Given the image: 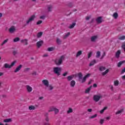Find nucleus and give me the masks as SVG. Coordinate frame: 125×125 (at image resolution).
<instances>
[{
    "label": "nucleus",
    "instance_id": "obj_35",
    "mask_svg": "<svg viewBox=\"0 0 125 125\" xmlns=\"http://www.w3.org/2000/svg\"><path fill=\"white\" fill-rule=\"evenodd\" d=\"M105 69L106 68H105V67L104 66H101L99 68L100 71H105Z\"/></svg>",
    "mask_w": 125,
    "mask_h": 125
},
{
    "label": "nucleus",
    "instance_id": "obj_28",
    "mask_svg": "<svg viewBox=\"0 0 125 125\" xmlns=\"http://www.w3.org/2000/svg\"><path fill=\"white\" fill-rule=\"evenodd\" d=\"M20 41V39L18 37L15 38L13 40L14 42H19Z\"/></svg>",
    "mask_w": 125,
    "mask_h": 125
},
{
    "label": "nucleus",
    "instance_id": "obj_24",
    "mask_svg": "<svg viewBox=\"0 0 125 125\" xmlns=\"http://www.w3.org/2000/svg\"><path fill=\"white\" fill-rule=\"evenodd\" d=\"M101 55V52H100V51H97L96 53V58H99Z\"/></svg>",
    "mask_w": 125,
    "mask_h": 125
},
{
    "label": "nucleus",
    "instance_id": "obj_9",
    "mask_svg": "<svg viewBox=\"0 0 125 125\" xmlns=\"http://www.w3.org/2000/svg\"><path fill=\"white\" fill-rule=\"evenodd\" d=\"M21 68H22V64H20L19 66L17 67V68L14 70V72L17 73V72H19V71H20V70H21Z\"/></svg>",
    "mask_w": 125,
    "mask_h": 125
},
{
    "label": "nucleus",
    "instance_id": "obj_17",
    "mask_svg": "<svg viewBox=\"0 0 125 125\" xmlns=\"http://www.w3.org/2000/svg\"><path fill=\"white\" fill-rule=\"evenodd\" d=\"M28 109L30 110V111H32V110H36V106L34 105H30Z\"/></svg>",
    "mask_w": 125,
    "mask_h": 125
},
{
    "label": "nucleus",
    "instance_id": "obj_47",
    "mask_svg": "<svg viewBox=\"0 0 125 125\" xmlns=\"http://www.w3.org/2000/svg\"><path fill=\"white\" fill-rule=\"evenodd\" d=\"M57 43H58V44H60V43H61V40L59 39H57Z\"/></svg>",
    "mask_w": 125,
    "mask_h": 125
},
{
    "label": "nucleus",
    "instance_id": "obj_3",
    "mask_svg": "<svg viewBox=\"0 0 125 125\" xmlns=\"http://www.w3.org/2000/svg\"><path fill=\"white\" fill-rule=\"evenodd\" d=\"M102 96L101 95H95L93 97V100L95 102H98L100 100V98H101Z\"/></svg>",
    "mask_w": 125,
    "mask_h": 125
},
{
    "label": "nucleus",
    "instance_id": "obj_31",
    "mask_svg": "<svg viewBox=\"0 0 125 125\" xmlns=\"http://www.w3.org/2000/svg\"><path fill=\"white\" fill-rule=\"evenodd\" d=\"M42 32H40L38 33L37 38H40L42 37Z\"/></svg>",
    "mask_w": 125,
    "mask_h": 125
},
{
    "label": "nucleus",
    "instance_id": "obj_11",
    "mask_svg": "<svg viewBox=\"0 0 125 125\" xmlns=\"http://www.w3.org/2000/svg\"><path fill=\"white\" fill-rule=\"evenodd\" d=\"M16 28L14 26H11L9 29V31L12 33H14L15 32Z\"/></svg>",
    "mask_w": 125,
    "mask_h": 125
},
{
    "label": "nucleus",
    "instance_id": "obj_44",
    "mask_svg": "<svg viewBox=\"0 0 125 125\" xmlns=\"http://www.w3.org/2000/svg\"><path fill=\"white\" fill-rule=\"evenodd\" d=\"M73 112V109L71 108H69L68 110L67 111V113L70 114V113H72Z\"/></svg>",
    "mask_w": 125,
    "mask_h": 125
},
{
    "label": "nucleus",
    "instance_id": "obj_62",
    "mask_svg": "<svg viewBox=\"0 0 125 125\" xmlns=\"http://www.w3.org/2000/svg\"><path fill=\"white\" fill-rule=\"evenodd\" d=\"M2 84V82L0 81V88L2 87V86H1Z\"/></svg>",
    "mask_w": 125,
    "mask_h": 125
},
{
    "label": "nucleus",
    "instance_id": "obj_13",
    "mask_svg": "<svg viewBox=\"0 0 125 125\" xmlns=\"http://www.w3.org/2000/svg\"><path fill=\"white\" fill-rule=\"evenodd\" d=\"M82 54H83V51H79L78 52H77V53H76V57L78 58L79 56H81V55H82Z\"/></svg>",
    "mask_w": 125,
    "mask_h": 125
},
{
    "label": "nucleus",
    "instance_id": "obj_26",
    "mask_svg": "<svg viewBox=\"0 0 125 125\" xmlns=\"http://www.w3.org/2000/svg\"><path fill=\"white\" fill-rule=\"evenodd\" d=\"M108 107H104L103 109H102L100 111V114H103L104 113V111L106 110V109H107Z\"/></svg>",
    "mask_w": 125,
    "mask_h": 125
},
{
    "label": "nucleus",
    "instance_id": "obj_54",
    "mask_svg": "<svg viewBox=\"0 0 125 125\" xmlns=\"http://www.w3.org/2000/svg\"><path fill=\"white\" fill-rule=\"evenodd\" d=\"M67 74H68L67 72H65L64 73H63V74H62V76H63V77H66V76H67Z\"/></svg>",
    "mask_w": 125,
    "mask_h": 125
},
{
    "label": "nucleus",
    "instance_id": "obj_63",
    "mask_svg": "<svg viewBox=\"0 0 125 125\" xmlns=\"http://www.w3.org/2000/svg\"><path fill=\"white\" fill-rule=\"evenodd\" d=\"M110 118H111V117H110L109 116V117H107L106 118V119L107 120H109Z\"/></svg>",
    "mask_w": 125,
    "mask_h": 125
},
{
    "label": "nucleus",
    "instance_id": "obj_27",
    "mask_svg": "<svg viewBox=\"0 0 125 125\" xmlns=\"http://www.w3.org/2000/svg\"><path fill=\"white\" fill-rule=\"evenodd\" d=\"M73 78H74V76L73 75L67 77V80L68 81H72V80H73Z\"/></svg>",
    "mask_w": 125,
    "mask_h": 125
},
{
    "label": "nucleus",
    "instance_id": "obj_40",
    "mask_svg": "<svg viewBox=\"0 0 125 125\" xmlns=\"http://www.w3.org/2000/svg\"><path fill=\"white\" fill-rule=\"evenodd\" d=\"M54 111L55 112V114H58L59 113V110L55 107Z\"/></svg>",
    "mask_w": 125,
    "mask_h": 125
},
{
    "label": "nucleus",
    "instance_id": "obj_32",
    "mask_svg": "<svg viewBox=\"0 0 125 125\" xmlns=\"http://www.w3.org/2000/svg\"><path fill=\"white\" fill-rule=\"evenodd\" d=\"M123 63H125V61L120 62L118 63V67H121V66H122V64Z\"/></svg>",
    "mask_w": 125,
    "mask_h": 125
},
{
    "label": "nucleus",
    "instance_id": "obj_12",
    "mask_svg": "<svg viewBox=\"0 0 125 125\" xmlns=\"http://www.w3.org/2000/svg\"><path fill=\"white\" fill-rule=\"evenodd\" d=\"M21 42L22 43H24L25 45H27L28 44V40L27 39H23L21 41Z\"/></svg>",
    "mask_w": 125,
    "mask_h": 125
},
{
    "label": "nucleus",
    "instance_id": "obj_20",
    "mask_svg": "<svg viewBox=\"0 0 125 125\" xmlns=\"http://www.w3.org/2000/svg\"><path fill=\"white\" fill-rule=\"evenodd\" d=\"M96 61L95 60H93V61H92L91 62L89 66H93V65H94V64H96Z\"/></svg>",
    "mask_w": 125,
    "mask_h": 125
},
{
    "label": "nucleus",
    "instance_id": "obj_22",
    "mask_svg": "<svg viewBox=\"0 0 125 125\" xmlns=\"http://www.w3.org/2000/svg\"><path fill=\"white\" fill-rule=\"evenodd\" d=\"M92 87V86H90L89 87L87 88L85 91V93H89Z\"/></svg>",
    "mask_w": 125,
    "mask_h": 125
},
{
    "label": "nucleus",
    "instance_id": "obj_48",
    "mask_svg": "<svg viewBox=\"0 0 125 125\" xmlns=\"http://www.w3.org/2000/svg\"><path fill=\"white\" fill-rule=\"evenodd\" d=\"M96 117H97V114H95L91 116L90 119H94V118H96Z\"/></svg>",
    "mask_w": 125,
    "mask_h": 125
},
{
    "label": "nucleus",
    "instance_id": "obj_37",
    "mask_svg": "<svg viewBox=\"0 0 125 125\" xmlns=\"http://www.w3.org/2000/svg\"><path fill=\"white\" fill-rule=\"evenodd\" d=\"M48 51H53L54 50V47H49L47 48Z\"/></svg>",
    "mask_w": 125,
    "mask_h": 125
},
{
    "label": "nucleus",
    "instance_id": "obj_5",
    "mask_svg": "<svg viewBox=\"0 0 125 125\" xmlns=\"http://www.w3.org/2000/svg\"><path fill=\"white\" fill-rule=\"evenodd\" d=\"M25 87L27 92L30 93L33 91V87H32L31 86L29 85H26Z\"/></svg>",
    "mask_w": 125,
    "mask_h": 125
},
{
    "label": "nucleus",
    "instance_id": "obj_41",
    "mask_svg": "<svg viewBox=\"0 0 125 125\" xmlns=\"http://www.w3.org/2000/svg\"><path fill=\"white\" fill-rule=\"evenodd\" d=\"M78 77L80 80L82 79V78H83V74L81 73H79L78 74Z\"/></svg>",
    "mask_w": 125,
    "mask_h": 125
},
{
    "label": "nucleus",
    "instance_id": "obj_4",
    "mask_svg": "<svg viewBox=\"0 0 125 125\" xmlns=\"http://www.w3.org/2000/svg\"><path fill=\"white\" fill-rule=\"evenodd\" d=\"M35 18L36 16H35V15L31 16V17H30L29 19L26 21V24H29V23H31L32 21H34Z\"/></svg>",
    "mask_w": 125,
    "mask_h": 125
},
{
    "label": "nucleus",
    "instance_id": "obj_2",
    "mask_svg": "<svg viewBox=\"0 0 125 125\" xmlns=\"http://www.w3.org/2000/svg\"><path fill=\"white\" fill-rule=\"evenodd\" d=\"M54 73L58 76H60V72H61V68L56 67L53 68Z\"/></svg>",
    "mask_w": 125,
    "mask_h": 125
},
{
    "label": "nucleus",
    "instance_id": "obj_42",
    "mask_svg": "<svg viewBox=\"0 0 125 125\" xmlns=\"http://www.w3.org/2000/svg\"><path fill=\"white\" fill-rule=\"evenodd\" d=\"M119 40H121V41H124V40H125V36H123L119 38Z\"/></svg>",
    "mask_w": 125,
    "mask_h": 125
},
{
    "label": "nucleus",
    "instance_id": "obj_14",
    "mask_svg": "<svg viewBox=\"0 0 125 125\" xmlns=\"http://www.w3.org/2000/svg\"><path fill=\"white\" fill-rule=\"evenodd\" d=\"M75 85H76V82L74 80L71 81L70 82V86L71 87H74Z\"/></svg>",
    "mask_w": 125,
    "mask_h": 125
},
{
    "label": "nucleus",
    "instance_id": "obj_51",
    "mask_svg": "<svg viewBox=\"0 0 125 125\" xmlns=\"http://www.w3.org/2000/svg\"><path fill=\"white\" fill-rule=\"evenodd\" d=\"M87 112H89V113H91V112H92V109H91V108L88 109Z\"/></svg>",
    "mask_w": 125,
    "mask_h": 125
},
{
    "label": "nucleus",
    "instance_id": "obj_45",
    "mask_svg": "<svg viewBox=\"0 0 125 125\" xmlns=\"http://www.w3.org/2000/svg\"><path fill=\"white\" fill-rule=\"evenodd\" d=\"M70 36V32H68L64 37V39H66V38H68Z\"/></svg>",
    "mask_w": 125,
    "mask_h": 125
},
{
    "label": "nucleus",
    "instance_id": "obj_49",
    "mask_svg": "<svg viewBox=\"0 0 125 125\" xmlns=\"http://www.w3.org/2000/svg\"><path fill=\"white\" fill-rule=\"evenodd\" d=\"M42 21H39L37 22V25H40V24H42Z\"/></svg>",
    "mask_w": 125,
    "mask_h": 125
},
{
    "label": "nucleus",
    "instance_id": "obj_16",
    "mask_svg": "<svg viewBox=\"0 0 125 125\" xmlns=\"http://www.w3.org/2000/svg\"><path fill=\"white\" fill-rule=\"evenodd\" d=\"M11 122H12V119H11V118L4 119L3 120L4 123H11Z\"/></svg>",
    "mask_w": 125,
    "mask_h": 125
},
{
    "label": "nucleus",
    "instance_id": "obj_46",
    "mask_svg": "<svg viewBox=\"0 0 125 125\" xmlns=\"http://www.w3.org/2000/svg\"><path fill=\"white\" fill-rule=\"evenodd\" d=\"M92 55V52H90L88 54V58L89 59L91 57V55Z\"/></svg>",
    "mask_w": 125,
    "mask_h": 125
},
{
    "label": "nucleus",
    "instance_id": "obj_53",
    "mask_svg": "<svg viewBox=\"0 0 125 125\" xmlns=\"http://www.w3.org/2000/svg\"><path fill=\"white\" fill-rule=\"evenodd\" d=\"M45 18V16H42L40 17V19H44Z\"/></svg>",
    "mask_w": 125,
    "mask_h": 125
},
{
    "label": "nucleus",
    "instance_id": "obj_21",
    "mask_svg": "<svg viewBox=\"0 0 125 125\" xmlns=\"http://www.w3.org/2000/svg\"><path fill=\"white\" fill-rule=\"evenodd\" d=\"M55 109V107L54 106H51L49 107V109L48 110V112H49V113H50V112H53Z\"/></svg>",
    "mask_w": 125,
    "mask_h": 125
},
{
    "label": "nucleus",
    "instance_id": "obj_58",
    "mask_svg": "<svg viewBox=\"0 0 125 125\" xmlns=\"http://www.w3.org/2000/svg\"><path fill=\"white\" fill-rule=\"evenodd\" d=\"M85 19L86 20H89V19H90V17H86Z\"/></svg>",
    "mask_w": 125,
    "mask_h": 125
},
{
    "label": "nucleus",
    "instance_id": "obj_38",
    "mask_svg": "<svg viewBox=\"0 0 125 125\" xmlns=\"http://www.w3.org/2000/svg\"><path fill=\"white\" fill-rule=\"evenodd\" d=\"M104 121L105 120L103 119H100V122H99L100 125H103V124H104Z\"/></svg>",
    "mask_w": 125,
    "mask_h": 125
},
{
    "label": "nucleus",
    "instance_id": "obj_43",
    "mask_svg": "<svg viewBox=\"0 0 125 125\" xmlns=\"http://www.w3.org/2000/svg\"><path fill=\"white\" fill-rule=\"evenodd\" d=\"M51 9H52V6L49 5L48 6V11H51Z\"/></svg>",
    "mask_w": 125,
    "mask_h": 125
},
{
    "label": "nucleus",
    "instance_id": "obj_59",
    "mask_svg": "<svg viewBox=\"0 0 125 125\" xmlns=\"http://www.w3.org/2000/svg\"><path fill=\"white\" fill-rule=\"evenodd\" d=\"M93 87H97V84L96 83H94L93 85Z\"/></svg>",
    "mask_w": 125,
    "mask_h": 125
},
{
    "label": "nucleus",
    "instance_id": "obj_52",
    "mask_svg": "<svg viewBox=\"0 0 125 125\" xmlns=\"http://www.w3.org/2000/svg\"><path fill=\"white\" fill-rule=\"evenodd\" d=\"M13 55H16V54H17V51H14L13 52Z\"/></svg>",
    "mask_w": 125,
    "mask_h": 125
},
{
    "label": "nucleus",
    "instance_id": "obj_60",
    "mask_svg": "<svg viewBox=\"0 0 125 125\" xmlns=\"http://www.w3.org/2000/svg\"><path fill=\"white\" fill-rule=\"evenodd\" d=\"M47 56H48V55H47V54H45L43 56V57H47Z\"/></svg>",
    "mask_w": 125,
    "mask_h": 125
},
{
    "label": "nucleus",
    "instance_id": "obj_23",
    "mask_svg": "<svg viewBox=\"0 0 125 125\" xmlns=\"http://www.w3.org/2000/svg\"><path fill=\"white\" fill-rule=\"evenodd\" d=\"M112 16L114 18V19H117L119 17V15H118V13H114L113 14Z\"/></svg>",
    "mask_w": 125,
    "mask_h": 125
},
{
    "label": "nucleus",
    "instance_id": "obj_6",
    "mask_svg": "<svg viewBox=\"0 0 125 125\" xmlns=\"http://www.w3.org/2000/svg\"><path fill=\"white\" fill-rule=\"evenodd\" d=\"M42 83H43V84H44V85H45V86H48V85H49V82H48V81L47 80H44L42 81Z\"/></svg>",
    "mask_w": 125,
    "mask_h": 125
},
{
    "label": "nucleus",
    "instance_id": "obj_57",
    "mask_svg": "<svg viewBox=\"0 0 125 125\" xmlns=\"http://www.w3.org/2000/svg\"><path fill=\"white\" fill-rule=\"evenodd\" d=\"M122 48H123V49H124V51L125 52V44H123L122 45Z\"/></svg>",
    "mask_w": 125,
    "mask_h": 125
},
{
    "label": "nucleus",
    "instance_id": "obj_30",
    "mask_svg": "<svg viewBox=\"0 0 125 125\" xmlns=\"http://www.w3.org/2000/svg\"><path fill=\"white\" fill-rule=\"evenodd\" d=\"M76 26V23L75 22H73L72 24L70 25V26L69 27V29H73L74 27Z\"/></svg>",
    "mask_w": 125,
    "mask_h": 125
},
{
    "label": "nucleus",
    "instance_id": "obj_1",
    "mask_svg": "<svg viewBox=\"0 0 125 125\" xmlns=\"http://www.w3.org/2000/svg\"><path fill=\"white\" fill-rule=\"evenodd\" d=\"M65 59V57L64 56H62L59 59H56L55 60V63L56 65L57 66H60L62 64V62H63V60Z\"/></svg>",
    "mask_w": 125,
    "mask_h": 125
},
{
    "label": "nucleus",
    "instance_id": "obj_8",
    "mask_svg": "<svg viewBox=\"0 0 125 125\" xmlns=\"http://www.w3.org/2000/svg\"><path fill=\"white\" fill-rule=\"evenodd\" d=\"M43 43V41H42L38 42H37V47L38 48H40V47H41V46H42V45Z\"/></svg>",
    "mask_w": 125,
    "mask_h": 125
},
{
    "label": "nucleus",
    "instance_id": "obj_56",
    "mask_svg": "<svg viewBox=\"0 0 125 125\" xmlns=\"http://www.w3.org/2000/svg\"><path fill=\"white\" fill-rule=\"evenodd\" d=\"M45 121L46 122H49V118H48V117H46L45 118Z\"/></svg>",
    "mask_w": 125,
    "mask_h": 125
},
{
    "label": "nucleus",
    "instance_id": "obj_15",
    "mask_svg": "<svg viewBox=\"0 0 125 125\" xmlns=\"http://www.w3.org/2000/svg\"><path fill=\"white\" fill-rule=\"evenodd\" d=\"M120 54H121V51L119 50L117 51V52L116 53V54H115V56L116 58H119V57H120Z\"/></svg>",
    "mask_w": 125,
    "mask_h": 125
},
{
    "label": "nucleus",
    "instance_id": "obj_64",
    "mask_svg": "<svg viewBox=\"0 0 125 125\" xmlns=\"http://www.w3.org/2000/svg\"><path fill=\"white\" fill-rule=\"evenodd\" d=\"M122 80H125V75L122 76Z\"/></svg>",
    "mask_w": 125,
    "mask_h": 125
},
{
    "label": "nucleus",
    "instance_id": "obj_50",
    "mask_svg": "<svg viewBox=\"0 0 125 125\" xmlns=\"http://www.w3.org/2000/svg\"><path fill=\"white\" fill-rule=\"evenodd\" d=\"M106 55V54L105 53V52H104L103 54V55L102 56L101 59H103V58H104V57Z\"/></svg>",
    "mask_w": 125,
    "mask_h": 125
},
{
    "label": "nucleus",
    "instance_id": "obj_10",
    "mask_svg": "<svg viewBox=\"0 0 125 125\" xmlns=\"http://www.w3.org/2000/svg\"><path fill=\"white\" fill-rule=\"evenodd\" d=\"M97 23L100 24V23H102V17H99L97 18L96 20Z\"/></svg>",
    "mask_w": 125,
    "mask_h": 125
},
{
    "label": "nucleus",
    "instance_id": "obj_34",
    "mask_svg": "<svg viewBox=\"0 0 125 125\" xmlns=\"http://www.w3.org/2000/svg\"><path fill=\"white\" fill-rule=\"evenodd\" d=\"M47 87H48V90H52L53 89V86L51 85H48V86H47Z\"/></svg>",
    "mask_w": 125,
    "mask_h": 125
},
{
    "label": "nucleus",
    "instance_id": "obj_55",
    "mask_svg": "<svg viewBox=\"0 0 125 125\" xmlns=\"http://www.w3.org/2000/svg\"><path fill=\"white\" fill-rule=\"evenodd\" d=\"M125 72V67L122 70L121 73L124 74Z\"/></svg>",
    "mask_w": 125,
    "mask_h": 125
},
{
    "label": "nucleus",
    "instance_id": "obj_36",
    "mask_svg": "<svg viewBox=\"0 0 125 125\" xmlns=\"http://www.w3.org/2000/svg\"><path fill=\"white\" fill-rule=\"evenodd\" d=\"M16 63V61H14V62H13L11 64V68H12V67H13V66H14V65H15V64Z\"/></svg>",
    "mask_w": 125,
    "mask_h": 125
},
{
    "label": "nucleus",
    "instance_id": "obj_19",
    "mask_svg": "<svg viewBox=\"0 0 125 125\" xmlns=\"http://www.w3.org/2000/svg\"><path fill=\"white\" fill-rule=\"evenodd\" d=\"M97 39V36H94L91 38V42H95V41H96Z\"/></svg>",
    "mask_w": 125,
    "mask_h": 125
},
{
    "label": "nucleus",
    "instance_id": "obj_39",
    "mask_svg": "<svg viewBox=\"0 0 125 125\" xmlns=\"http://www.w3.org/2000/svg\"><path fill=\"white\" fill-rule=\"evenodd\" d=\"M8 42V39L5 40L3 42L1 43V45H3V44H5L6 42Z\"/></svg>",
    "mask_w": 125,
    "mask_h": 125
},
{
    "label": "nucleus",
    "instance_id": "obj_7",
    "mask_svg": "<svg viewBox=\"0 0 125 125\" xmlns=\"http://www.w3.org/2000/svg\"><path fill=\"white\" fill-rule=\"evenodd\" d=\"M89 77H90V74H87L85 76L83 77L81 83H84V82L86 81V78H89Z\"/></svg>",
    "mask_w": 125,
    "mask_h": 125
},
{
    "label": "nucleus",
    "instance_id": "obj_18",
    "mask_svg": "<svg viewBox=\"0 0 125 125\" xmlns=\"http://www.w3.org/2000/svg\"><path fill=\"white\" fill-rule=\"evenodd\" d=\"M4 68H5L6 69H10L11 68V66L10 65L8 64V63H5L4 64Z\"/></svg>",
    "mask_w": 125,
    "mask_h": 125
},
{
    "label": "nucleus",
    "instance_id": "obj_33",
    "mask_svg": "<svg viewBox=\"0 0 125 125\" xmlns=\"http://www.w3.org/2000/svg\"><path fill=\"white\" fill-rule=\"evenodd\" d=\"M123 111H124V110H123V109H121L120 110H118V111H117L116 112V115H119V114H122V113H123Z\"/></svg>",
    "mask_w": 125,
    "mask_h": 125
},
{
    "label": "nucleus",
    "instance_id": "obj_25",
    "mask_svg": "<svg viewBox=\"0 0 125 125\" xmlns=\"http://www.w3.org/2000/svg\"><path fill=\"white\" fill-rule=\"evenodd\" d=\"M119 81L116 80L114 82V85H115V86H118V85H119Z\"/></svg>",
    "mask_w": 125,
    "mask_h": 125
},
{
    "label": "nucleus",
    "instance_id": "obj_61",
    "mask_svg": "<svg viewBox=\"0 0 125 125\" xmlns=\"http://www.w3.org/2000/svg\"><path fill=\"white\" fill-rule=\"evenodd\" d=\"M3 76V72H0V77Z\"/></svg>",
    "mask_w": 125,
    "mask_h": 125
},
{
    "label": "nucleus",
    "instance_id": "obj_29",
    "mask_svg": "<svg viewBox=\"0 0 125 125\" xmlns=\"http://www.w3.org/2000/svg\"><path fill=\"white\" fill-rule=\"evenodd\" d=\"M109 73V69L106 70L104 72L102 73L103 76H105L106 74H108Z\"/></svg>",
    "mask_w": 125,
    "mask_h": 125
}]
</instances>
